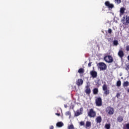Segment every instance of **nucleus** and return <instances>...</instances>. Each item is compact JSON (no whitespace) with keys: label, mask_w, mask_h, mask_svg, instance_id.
Instances as JSON below:
<instances>
[{"label":"nucleus","mask_w":129,"mask_h":129,"mask_svg":"<svg viewBox=\"0 0 129 129\" xmlns=\"http://www.w3.org/2000/svg\"><path fill=\"white\" fill-rule=\"evenodd\" d=\"M88 116L89 117H95L96 116V112L93 108H91L88 111Z\"/></svg>","instance_id":"1"},{"label":"nucleus","mask_w":129,"mask_h":129,"mask_svg":"<svg viewBox=\"0 0 129 129\" xmlns=\"http://www.w3.org/2000/svg\"><path fill=\"white\" fill-rule=\"evenodd\" d=\"M97 66L101 71H104L107 68V66L104 62H99L98 63Z\"/></svg>","instance_id":"2"},{"label":"nucleus","mask_w":129,"mask_h":129,"mask_svg":"<svg viewBox=\"0 0 129 129\" xmlns=\"http://www.w3.org/2000/svg\"><path fill=\"white\" fill-rule=\"evenodd\" d=\"M105 111L109 115H112L114 113V109L110 106H108L106 108Z\"/></svg>","instance_id":"3"},{"label":"nucleus","mask_w":129,"mask_h":129,"mask_svg":"<svg viewBox=\"0 0 129 129\" xmlns=\"http://www.w3.org/2000/svg\"><path fill=\"white\" fill-rule=\"evenodd\" d=\"M104 60L107 63H112L113 62V58L111 55H106L104 57Z\"/></svg>","instance_id":"4"},{"label":"nucleus","mask_w":129,"mask_h":129,"mask_svg":"<svg viewBox=\"0 0 129 129\" xmlns=\"http://www.w3.org/2000/svg\"><path fill=\"white\" fill-rule=\"evenodd\" d=\"M95 103L96 106H102V99L100 97H97L95 99Z\"/></svg>","instance_id":"5"},{"label":"nucleus","mask_w":129,"mask_h":129,"mask_svg":"<svg viewBox=\"0 0 129 129\" xmlns=\"http://www.w3.org/2000/svg\"><path fill=\"white\" fill-rule=\"evenodd\" d=\"M102 89L104 91V95L106 96L109 94V90L107 89V85L106 84H104L102 87Z\"/></svg>","instance_id":"6"},{"label":"nucleus","mask_w":129,"mask_h":129,"mask_svg":"<svg viewBox=\"0 0 129 129\" xmlns=\"http://www.w3.org/2000/svg\"><path fill=\"white\" fill-rule=\"evenodd\" d=\"M105 6L107 7L109 9H113V8H114V5L112 4H110L109 1H106L105 2Z\"/></svg>","instance_id":"7"},{"label":"nucleus","mask_w":129,"mask_h":129,"mask_svg":"<svg viewBox=\"0 0 129 129\" xmlns=\"http://www.w3.org/2000/svg\"><path fill=\"white\" fill-rule=\"evenodd\" d=\"M122 20H123L124 25H128V24H129V16H126L125 17H123Z\"/></svg>","instance_id":"8"},{"label":"nucleus","mask_w":129,"mask_h":129,"mask_svg":"<svg viewBox=\"0 0 129 129\" xmlns=\"http://www.w3.org/2000/svg\"><path fill=\"white\" fill-rule=\"evenodd\" d=\"M90 74L93 79L96 78V77H97V72L95 71H91Z\"/></svg>","instance_id":"9"},{"label":"nucleus","mask_w":129,"mask_h":129,"mask_svg":"<svg viewBox=\"0 0 129 129\" xmlns=\"http://www.w3.org/2000/svg\"><path fill=\"white\" fill-rule=\"evenodd\" d=\"M85 93L88 95H90V94L91 93V89H90V87H89V86H86Z\"/></svg>","instance_id":"10"},{"label":"nucleus","mask_w":129,"mask_h":129,"mask_svg":"<svg viewBox=\"0 0 129 129\" xmlns=\"http://www.w3.org/2000/svg\"><path fill=\"white\" fill-rule=\"evenodd\" d=\"M77 85L78 86H81L83 84V80L81 79H79L77 81Z\"/></svg>","instance_id":"11"},{"label":"nucleus","mask_w":129,"mask_h":129,"mask_svg":"<svg viewBox=\"0 0 129 129\" xmlns=\"http://www.w3.org/2000/svg\"><path fill=\"white\" fill-rule=\"evenodd\" d=\"M118 56H119L120 58H122L123 56H124V53H123V51L122 50H119L118 52Z\"/></svg>","instance_id":"12"},{"label":"nucleus","mask_w":129,"mask_h":129,"mask_svg":"<svg viewBox=\"0 0 129 129\" xmlns=\"http://www.w3.org/2000/svg\"><path fill=\"white\" fill-rule=\"evenodd\" d=\"M102 120V119L101 118V116H100L97 117L96 118V121L97 123H100V122H101Z\"/></svg>","instance_id":"13"},{"label":"nucleus","mask_w":129,"mask_h":129,"mask_svg":"<svg viewBox=\"0 0 129 129\" xmlns=\"http://www.w3.org/2000/svg\"><path fill=\"white\" fill-rule=\"evenodd\" d=\"M91 126V122L87 121L85 125V127L87 128V127H90Z\"/></svg>","instance_id":"14"},{"label":"nucleus","mask_w":129,"mask_h":129,"mask_svg":"<svg viewBox=\"0 0 129 129\" xmlns=\"http://www.w3.org/2000/svg\"><path fill=\"white\" fill-rule=\"evenodd\" d=\"M64 125V123H63L62 122L60 121V122H58L56 123V126L57 127H62V126H63Z\"/></svg>","instance_id":"15"},{"label":"nucleus","mask_w":129,"mask_h":129,"mask_svg":"<svg viewBox=\"0 0 129 129\" xmlns=\"http://www.w3.org/2000/svg\"><path fill=\"white\" fill-rule=\"evenodd\" d=\"M124 11H125V8L122 7L120 9V16L123 15L124 14Z\"/></svg>","instance_id":"16"},{"label":"nucleus","mask_w":129,"mask_h":129,"mask_svg":"<svg viewBox=\"0 0 129 129\" xmlns=\"http://www.w3.org/2000/svg\"><path fill=\"white\" fill-rule=\"evenodd\" d=\"M93 94H94L95 95H96V94H98V88H95L93 90Z\"/></svg>","instance_id":"17"},{"label":"nucleus","mask_w":129,"mask_h":129,"mask_svg":"<svg viewBox=\"0 0 129 129\" xmlns=\"http://www.w3.org/2000/svg\"><path fill=\"white\" fill-rule=\"evenodd\" d=\"M129 86V82L128 81H125L123 83V87H127Z\"/></svg>","instance_id":"18"},{"label":"nucleus","mask_w":129,"mask_h":129,"mask_svg":"<svg viewBox=\"0 0 129 129\" xmlns=\"http://www.w3.org/2000/svg\"><path fill=\"white\" fill-rule=\"evenodd\" d=\"M80 114H82V113L79 110H77V111L75 113V116H79Z\"/></svg>","instance_id":"19"},{"label":"nucleus","mask_w":129,"mask_h":129,"mask_svg":"<svg viewBox=\"0 0 129 129\" xmlns=\"http://www.w3.org/2000/svg\"><path fill=\"white\" fill-rule=\"evenodd\" d=\"M117 119L118 122H121V121L123 120V117L122 116H119L117 117Z\"/></svg>","instance_id":"20"},{"label":"nucleus","mask_w":129,"mask_h":129,"mask_svg":"<svg viewBox=\"0 0 129 129\" xmlns=\"http://www.w3.org/2000/svg\"><path fill=\"white\" fill-rule=\"evenodd\" d=\"M85 71L83 68H80L78 70V73H80V74L84 73Z\"/></svg>","instance_id":"21"},{"label":"nucleus","mask_w":129,"mask_h":129,"mask_svg":"<svg viewBox=\"0 0 129 129\" xmlns=\"http://www.w3.org/2000/svg\"><path fill=\"white\" fill-rule=\"evenodd\" d=\"M121 85V81H120V80L117 81L116 82V86H117L118 87H120Z\"/></svg>","instance_id":"22"},{"label":"nucleus","mask_w":129,"mask_h":129,"mask_svg":"<svg viewBox=\"0 0 129 129\" xmlns=\"http://www.w3.org/2000/svg\"><path fill=\"white\" fill-rule=\"evenodd\" d=\"M66 115L67 116H69V118H71V112L70 111H67L66 112Z\"/></svg>","instance_id":"23"},{"label":"nucleus","mask_w":129,"mask_h":129,"mask_svg":"<svg viewBox=\"0 0 129 129\" xmlns=\"http://www.w3.org/2000/svg\"><path fill=\"white\" fill-rule=\"evenodd\" d=\"M68 129H74V125L73 124H71L68 126Z\"/></svg>","instance_id":"24"},{"label":"nucleus","mask_w":129,"mask_h":129,"mask_svg":"<svg viewBox=\"0 0 129 129\" xmlns=\"http://www.w3.org/2000/svg\"><path fill=\"white\" fill-rule=\"evenodd\" d=\"M123 129H129V123L125 124L123 126Z\"/></svg>","instance_id":"25"},{"label":"nucleus","mask_w":129,"mask_h":129,"mask_svg":"<svg viewBox=\"0 0 129 129\" xmlns=\"http://www.w3.org/2000/svg\"><path fill=\"white\" fill-rule=\"evenodd\" d=\"M113 45L114 46H117L118 45V41L116 40L113 41Z\"/></svg>","instance_id":"26"},{"label":"nucleus","mask_w":129,"mask_h":129,"mask_svg":"<svg viewBox=\"0 0 129 129\" xmlns=\"http://www.w3.org/2000/svg\"><path fill=\"white\" fill-rule=\"evenodd\" d=\"M105 128L110 129V124H106L105 125Z\"/></svg>","instance_id":"27"},{"label":"nucleus","mask_w":129,"mask_h":129,"mask_svg":"<svg viewBox=\"0 0 129 129\" xmlns=\"http://www.w3.org/2000/svg\"><path fill=\"white\" fill-rule=\"evenodd\" d=\"M114 2L115 4H117V5H119L121 3V0H115Z\"/></svg>","instance_id":"28"},{"label":"nucleus","mask_w":129,"mask_h":129,"mask_svg":"<svg viewBox=\"0 0 129 129\" xmlns=\"http://www.w3.org/2000/svg\"><path fill=\"white\" fill-rule=\"evenodd\" d=\"M108 33L109 35H111V33H112V30L111 29H109L108 30Z\"/></svg>","instance_id":"29"},{"label":"nucleus","mask_w":129,"mask_h":129,"mask_svg":"<svg viewBox=\"0 0 129 129\" xmlns=\"http://www.w3.org/2000/svg\"><path fill=\"white\" fill-rule=\"evenodd\" d=\"M80 125H83L84 126H85V124L84 123V121H81L80 123Z\"/></svg>","instance_id":"30"},{"label":"nucleus","mask_w":129,"mask_h":129,"mask_svg":"<svg viewBox=\"0 0 129 129\" xmlns=\"http://www.w3.org/2000/svg\"><path fill=\"white\" fill-rule=\"evenodd\" d=\"M126 50L128 52V51H129V45H127L126 46Z\"/></svg>","instance_id":"31"},{"label":"nucleus","mask_w":129,"mask_h":129,"mask_svg":"<svg viewBox=\"0 0 129 129\" xmlns=\"http://www.w3.org/2000/svg\"><path fill=\"white\" fill-rule=\"evenodd\" d=\"M119 96H120V94L119 93H117L116 97H117V98H118Z\"/></svg>","instance_id":"32"},{"label":"nucleus","mask_w":129,"mask_h":129,"mask_svg":"<svg viewBox=\"0 0 129 129\" xmlns=\"http://www.w3.org/2000/svg\"><path fill=\"white\" fill-rule=\"evenodd\" d=\"M91 64H92V62H89L88 63V67H91Z\"/></svg>","instance_id":"33"},{"label":"nucleus","mask_w":129,"mask_h":129,"mask_svg":"<svg viewBox=\"0 0 129 129\" xmlns=\"http://www.w3.org/2000/svg\"><path fill=\"white\" fill-rule=\"evenodd\" d=\"M49 129H54V126L51 125L49 126Z\"/></svg>","instance_id":"34"},{"label":"nucleus","mask_w":129,"mask_h":129,"mask_svg":"<svg viewBox=\"0 0 129 129\" xmlns=\"http://www.w3.org/2000/svg\"><path fill=\"white\" fill-rule=\"evenodd\" d=\"M55 115H57V116H60V113H55Z\"/></svg>","instance_id":"35"},{"label":"nucleus","mask_w":129,"mask_h":129,"mask_svg":"<svg viewBox=\"0 0 129 129\" xmlns=\"http://www.w3.org/2000/svg\"><path fill=\"white\" fill-rule=\"evenodd\" d=\"M127 59L128 61H129V55L127 56Z\"/></svg>","instance_id":"36"},{"label":"nucleus","mask_w":129,"mask_h":129,"mask_svg":"<svg viewBox=\"0 0 129 129\" xmlns=\"http://www.w3.org/2000/svg\"><path fill=\"white\" fill-rule=\"evenodd\" d=\"M127 92L129 93V89L127 90Z\"/></svg>","instance_id":"37"},{"label":"nucleus","mask_w":129,"mask_h":129,"mask_svg":"<svg viewBox=\"0 0 129 129\" xmlns=\"http://www.w3.org/2000/svg\"><path fill=\"white\" fill-rule=\"evenodd\" d=\"M82 108H81L80 109V111H81V110H82Z\"/></svg>","instance_id":"38"}]
</instances>
